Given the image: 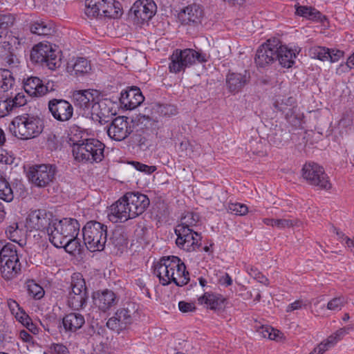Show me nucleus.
Listing matches in <instances>:
<instances>
[{"label": "nucleus", "mask_w": 354, "mask_h": 354, "mask_svg": "<svg viewBox=\"0 0 354 354\" xmlns=\"http://www.w3.org/2000/svg\"><path fill=\"white\" fill-rule=\"evenodd\" d=\"M250 76L247 71L243 73H229L226 77L227 87L230 92H239L245 85H246Z\"/></svg>", "instance_id": "25"}, {"label": "nucleus", "mask_w": 354, "mask_h": 354, "mask_svg": "<svg viewBox=\"0 0 354 354\" xmlns=\"http://www.w3.org/2000/svg\"><path fill=\"white\" fill-rule=\"evenodd\" d=\"M48 108L53 117L57 121H68L73 115L72 104L64 99H52L48 102Z\"/></svg>", "instance_id": "17"}, {"label": "nucleus", "mask_w": 354, "mask_h": 354, "mask_svg": "<svg viewBox=\"0 0 354 354\" xmlns=\"http://www.w3.org/2000/svg\"><path fill=\"white\" fill-rule=\"evenodd\" d=\"M49 241L56 248L62 247V243L64 241V236L62 235V229L60 220L54 218L51 223L49 232H47Z\"/></svg>", "instance_id": "30"}, {"label": "nucleus", "mask_w": 354, "mask_h": 354, "mask_svg": "<svg viewBox=\"0 0 354 354\" xmlns=\"http://www.w3.org/2000/svg\"><path fill=\"white\" fill-rule=\"evenodd\" d=\"M277 48L276 55L277 56V60L279 61V64L283 68H291L295 63V59L298 53H295L287 46L283 45L279 40Z\"/></svg>", "instance_id": "28"}, {"label": "nucleus", "mask_w": 354, "mask_h": 354, "mask_svg": "<svg viewBox=\"0 0 354 354\" xmlns=\"http://www.w3.org/2000/svg\"><path fill=\"white\" fill-rule=\"evenodd\" d=\"M209 55L201 50H195L192 48L183 50L176 49L169 57V70L171 73H178L184 71L196 62L205 63L209 59Z\"/></svg>", "instance_id": "5"}, {"label": "nucleus", "mask_w": 354, "mask_h": 354, "mask_svg": "<svg viewBox=\"0 0 354 354\" xmlns=\"http://www.w3.org/2000/svg\"><path fill=\"white\" fill-rule=\"evenodd\" d=\"M148 196L138 192H127L109 208V218L113 222L124 223L142 214L149 207Z\"/></svg>", "instance_id": "1"}, {"label": "nucleus", "mask_w": 354, "mask_h": 354, "mask_svg": "<svg viewBox=\"0 0 354 354\" xmlns=\"http://www.w3.org/2000/svg\"><path fill=\"white\" fill-rule=\"evenodd\" d=\"M283 131L281 129L277 130L274 134L270 136V141L273 142V144L279 146L283 145V142L284 141L282 138Z\"/></svg>", "instance_id": "63"}, {"label": "nucleus", "mask_w": 354, "mask_h": 354, "mask_svg": "<svg viewBox=\"0 0 354 354\" xmlns=\"http://www.w3.org/2000/svg\"><path fill=\"white\" fill-rule=\"evenodd\" d=\"M261 333L263 337H267L272 340H277L280 335V333L278 330H275L271 327H263Z\"/></svg>", "instance_id": "53"}, {"label": "nucleus", "mask_w": 354, "mask_h": 354, "mask_svg": "<svg viewBox=\"0 0 354 354\" xmlns=\"http://www.w3.org/2000/svg\"><path fill=\"white\" fill-rule=\"evenodd\" d=\"M113 106V104L110 100L97 98L86 116H90L93 121L101 124L107 123L115 113Z\"/></svg>", "instance_id": "16"}, {"label": "nucleus", "mask_w": 354, "mask_h": 354, "mask_svg": "<svg viewBox=\"0 0 354 354\" xmlns=\"http://www.w3.org/2000/svg\"><path fill=\"white\" fill-rule=\"evenodd\" d=\"M12 257H19L17 246L13 243H8L0 252V263L11 260Z\"/></svg>", "instance_id": "41"}, {"label": "nucleus", "mask_w": 354, "mask_h": 354, "mask_svg": "<svg viewBox=\"0 0 354 354\" xmlns=\"http://www.w3.org/2000/svg\"><path fill=\"white\" fill-rule=\"evenodd\" d=\"M294 7L295 8V15L308 20L323 22L326 19L324 15L312 6H301L299 3H297Z\"/></svg>", "instance_id": "29"}, {"label": "nucleus", "mask_w": 354, "mask_h": 354, "mask_svg": "<svg viewBox=\"0 0 354 354\" xmlns=\"http://www.w3.org/2000/svg\"><path fill=\"white\" fill-rule=\"evenodd\" d=\"M203 17V10L197 4L189 5L178 14V18L184 25L197 26L201 23Z\"/></svg>", "instance_id": "23"}, {"label": "nucleus", "mask_w": 354, "mask_h": 354, "mask_svg": "<svg viewBox=\"0 0 354 354\" xmlns=\"http://www.w3.org/2000/svg\"><path fill=\"white\" fill-rule=\"evenodd\" d=\"M174 231L177 236L176 243L178 248L191 252L201 246V235L192 228L176 226Z\"/></svg>", "instance_id": "13"}, {"label": "nucleus", "mask_w": 354, "mask_h": 354, "mask_svg": "<svg viewBox=\"0 0 354 354\" xmlns=\"http://www.w3.org/2000/svg\"><path fill=\"white\" fill-rule=\"evenodd\" d=\"M159 113L164 116H171L177 113V109L171 104H163L159 106Z\"/></svg>", "instance_id": "55"}, {"label": "nucleus", "mask_w": 354, "mask_h": 354, "mask_svg": "<svg viewBox=\"0 0 354 354\" xmlns=\"http://www.w3.org/2000/svg\"><path fill=\"white\" fill-rule=\"evenodd\" d=\"M12 109L15 108L20 107L26 104V99L25 95L22 93H17L13 99L9 98Z\"/></svg>", "instance_id": "56"}, {"label": "nucleus", "mask_w": 354, "mask_h": 354, "mask_svg": "<svg viewBox=\"0 0 354 354\" xmlns=\"http://www.w3.org/2000/svg\"><path fill=\"white\" fill-rule=\"evenodd\" d=\"M24 88L29 95L33 97L42 96L49 91L48 86H44L37 77H28L24 82Z\"/></svg>", "instance_id": "27"}, {"label": "nucleus", "mask_w": 354, "mask_h": 354, "mask_svg": "<svg viewBox=\"0 0 354 354\" xmlns=\"http://www.w3.org/2000/svg\"><path fill=\"white\" fill-rule=\"evenodd\" d=\"M344 55V51L337 49H330L328 55V61L332 63L338 62Z\"/></svg>", "instance_id": "60"}, {"label": "nucleus", "mask_w": 354, "mask_h": 354, "mask_svg": "<svg viewBox=\"0 0 354 354\" xmlns=\"http://www.w3.org/2000/svg\"><path fill=\"white\" fill-rule=\"evenodd\" d=\"M104 144L100 140L88 138L74 142L72 151L76 161L92 164L104 159Z\"/></svg>", "instance_id": "3"}, {"label": "nucleus", "mask_w": 354, "mask_h": 354, "mask_svg": "<svg viewBox=\"0 0 354 354\" xmlns=\"http://www.w3.org/2000/svg\"><path fill=\"white\" fill-rule=\"evenodd\" d=\"M227 209L230 213L239 216H243L248 212L245 205L238 203L229 204Z\"/></svg>", "instance_id": "48"}, {"label": "nucleus", "mask_w": 354, "mask_h": 354, "mask_svg": "<svg viewBox=\"0 0 354 354\" xmlns=\"http://www.w3.org/2000/svg\"><path fill=\"white\" fill-rule=\"evenodd\" d=\"M55 217L52 213L45 209L31 211L27 218L26 226L30 230H37L47 234Z\"/></svg>", "instance_id": "14"}, {"label": "nucleus", "mask_w": 354, "mask_h": 354, "mask_svg": "<svg viewBox=\"0 0 354 354\" xmlns=\"http://www.w3.org/2000/svg\"><path fill=\"white\" fill-rule=\"evenodd\" d=\"M153 274L162 286L174 282L178 286L186 285L189 281L185 265L175 256L164 257L154 266Z\"/></svg>", "instance_id": "2"}, {"label": "nucleus", "mask_w": 354, "mask_h": 354, "mask_svg": "<svg viewBox=\"0 0 354 354\" xmlns=\"http://www.w3.org/2000/svg\"><path fill=\"white\" fill-rule=\"evenodd\" d=\"M85 14L88 17L116 19L122 15V10L120 3L115 0H86Z\"/></svg>", "instance_id": "10"}, {"label": "nucleus", "mask_w": 354, "mask_h": 354, "mask_svg": "<svg viewBox=\"0 0 354 354\" xmlns=\"http://www.w3.org/2000/svg\"><path fill=\"white\" fill-rule=\"evenodd\" d=\"M62 229V235L64 236V241L66 239H68L70 237H76L77 236L80 225L79 222L75 218H64L60 220Z\"/></svg>", "instance_id": "31"}, {"label": "nucleus", "mask_w": 354, "mask_h": 354, "mask_svg": "<svg viewBox=\"0 0 354 354\" xmlns=\"http://www.w3.org/2000/svg\"><path fill=\"white\" fill-rule=\"evenodd\" d=\"M131 165L135 167L138 171L144 172L147 174H151L153 171H156V167L155 166H149L139 162L133 161Z\"/></svg>", "instance_id": "57"}, {"label": "nucleus", "mask_w": 354, "mask_h": 354, "mask_svg": "<svg viewBox=\"0 0 354 354\" xmlns=\"http://www.w3.org/2000/svg\"><path fill=\"white\" fill-rule=\"evenodd\" d=\"M15 80L12 73L8 69L0 68V91L6 92L12 88Z\"/></svg>", "instance_id": "38"}, {"label": "nucleus", "mask_w": 354, "mask_h": 354, "mask_svg": "<svg viewBox=\"0 0 354 354\" xmlns=\"http://www.w3.org/2000/svg\"><path fill=\"white\" fill-rule=\"evenodd\" d=\"M100 97V93L96 90L75 91L73 94V100L76 107L80 109L82 114L87 115L91 106Z\"/></svg>", "instance_id": "20"}, {"label": "nucleus", "mask_w": 354, "mask_h": 354, "mask_svg": "<svg viewBox=\"0 0 354 354\" xmlns=\"http://www.w3.org/2000/svg\"><path fill=\"white\" fill-rule=\"evenodd\" d=\"M348 328H342L337 330L333 335H330L328 339L333 342L330 343V346L335 344L338 340L341 339L346 333H348Z\"/></svg>", "instance_id": "61"}, {"label": "nucleus", "mask_w": 354, "mask_h": 354, "mask_svg": "<svg viewBox=\"0 0 354 354\" xmlns=\"http://www.w3.org/2000/svg\"><path fill=\"white\" fill-rule=\"evenodd\" d=\"M302 176L313 186L325 189L330 188V183L324 168L317 163H306L302 168Z\"/></svg>", "instance_id": "12"}, {"label": "nucleus", "mask_w": 354, "mask_h": 354, "mask_svg": "<svg viewBox=\"0 0 354 354\" xmlns=\"http://www.w3.org/2000/svg\"><path fill=\"white\" fill-rule=\"evenodd\" d=\"M21 270V265L19 257H12L10 261L0 263V273L6 281L16 278Z\"/></svg>", "instance_id": "24"}, {"label": "nucleus", "mask_w": 354, "mask_h": 354, "mask_svg": "<svg viewBox=\"0 0 354 354\" xmlns=\"http://www.w3.org/2000/svg\"><path fill=\"white\" fill-rule=\"evenodd\" d=\"M179 310L183 313L193 312L196 310V307L193 303H188L181 301L178 303Z\"/></svg>", "instance_id": "62"}, {"label": "nucleus", "mask_w": 354, "mask_h": 354, "mask_svg": "<svg viewBox=\"0 0 354 354\" xmlns=\"http://www.w3.org/2000/svg\"><path fill=\"white\" fill-rule=\"evenodd\" d=\"M144 100L145 97L137 86L128 87L120 93V103L126 109L133 110L140 106Z\"/></svg>", "instance_id": "22"}, {"label": "nucleus", "mask_w": 354, "mask_h": 354, "mask_svg": "<svg viewBox=\"0 0 354 354\" xmlns=\"http://www.w3.org/2000/svg\"><path fill=\"white\" fill-rule=\"evenodd\" d=\"M278 44L279 39L273 38L268 39L258 48L254 57V62L258 67L265 68L277 61Z\"/></svg>", "instance_id": "15"}, {"label": "nucleus", "mask_w": 354, "mask_h": 354, "mask_svg": "<svg viewBox=\"0 0 354 354\" xmlns=\"http://www.w3.org/2000/svg\"><path fill=\"white\" fill-rule=\"evenodd\" d=\"M71 288L68 295H88L85 280L80 273H74L71 276Z\"/></svg>", "instance_id": "35"}, {"label": "nucleus", "mask_w": 354, "mask_h": 354, "mask_svg": "<svg viewBox=\"0 0 354 354\" xmlns=\"http://www.w3.org/2000/svg\"><path fill=\"white\" fill-rule=\"evenodd\" d=\"M247 271L251 277L257 279L259 283L268 286L269 281L268 278L263 275L257 269L250 267L248 268Z\"/></svg>", "instance_id": "50"}, {"label": "nucleus", "mask_w": 354, "mask_h": 354, "mask_svg": "<svg viewBox=\"0 0 354 354\" xmlns=\"http://www.w3.org/2000/svg\"><path fill=\"white\" fill-rule=\"evenodd\" d=\"M14 198V191L6 179L0 176V198L10 202Z\"/></svg>", "instance_id": "40"}, {"label": "nucleus", "mask_w": 354, "mask_h": 354, "mask_svg": "<svg viewBox=\"0 0 354 354\" xmlns=\"http://www.w3.org/2000/svg\"><path fill=\"white\" fill-rule=\"evenodd\" d=\"M138 306L131 301L126 302L117 310L113 316L110 317L106 326L119 333L127 329L131 324L137 320L138 317Z\"/></svg>", "instance_id": "9"}, {"label": "nucleus", "mask_w": 354, "mask_h": 354, "mask_svg": "<svg viewBox=\"0 0 354 354\" xmlns=\"http://www.w3.org/2000/svg\"><path fill=\"white\" fill-rule=\"evenodd\" d=\"M93 300L94 305L100 311L106 313L118 304L120 297L113 290L104 289L94 292Z\"/></svg>", "instance_id": "19"}, {"label": "nucleus", "mask_w": 354, "mask_h": 354, "mask_svg": "<svg viewBox=\"0 0 354 354\" xmlns=\"http://www.w3.org/2000/svg\"><path fill=\"white\" fill-rule=\"evenodd\" d=\"M87 299L88 295H68V305L74 310H80L86 306Z\"/></svg>", "instance_id": "39"}, {"label": "nucleus", "mask_w": 354, "mask_h": 354, "mask_svg": "<svg viewBox=\"0 0 354 354\" xmlns=\"http://www.w3.org/2000/svg\"><path fill=\"white\" fill-rule=\"evenodd\" d=\"M15 157L11 152L0 147V163L6 165H12L14 162Z\"/></svg>", "instance_id": "54"}, {"label": "nucleus", "mask_w": 354, "mask_h": 354, "mask_svg": "<svg viewBox=\"0 0 354 354\" xmlns=\"http://www.w3.org/2000/svg\"><path fill=\"white\" fill-rule=\"evenodd\" d=\"M15 21V16L9 12H0V28H10Z\"/></svg>", "instance_id": "47"}, {"label": "nucleus", "mask_w": 354, "mask_h": 354, "mask_svg": "<svg viewBox=\"0 0 354 354\" xmlns=\"http://www.w3.org/2000/svg\"><path fill=\"white\" fill-rule=\"evenodd\" d=\"M91 66L88 61L84 57H78L73 64H68L67 71L74 73V75L78 76L88 73Z\"/></svg>", "instance_id": "36"}, {"label": "nucleus", "mask_w": 354, "mask_h": 354, "mask_svg": "<svg viewBox=\"0 0 354 354\" xmlns=\"http://www.w3.org/2000/svg\"><path fill=\"white\" fill-rule=\"evenodd\" d=\"M19 322L32 333L36 334L38 333V328L32 323V319L27 314L24 317H20Z\"/></svg>", "instance_id": "51"}, {"label": "nucleus", "mask_w": 354, "mask_h": 354, "mask_svg": "<svg viewBox=\"0 0 354 354\" xmlns=\"http://www.w3.org/2000/svg\"><path fill=\"white\" fill-rule=\"evenodd\" d=\"M28 294L35 299H39L44 295L43 288L35 283L33 280L29 281L27 283Z\"/></svg>", "instance_id": "43"}, {"label": "nucleus", "mask_w": 354, "mask_h": 354, "mask_svg": "<svg viewBox=\"0 0 354 354\" xmlns=\"http://www.w3.org/2000/svg\"><path fill=\"white\" fill-rule=\"evenodd\" d=\"M30 30L37 35H51L55 30L51 23L43 20H37L30 24Z\"/></svg>", "instance_id": "34"}, {"label": "nucleus", "mask_w": 354, "mask_h": 354, "mask_svg": "<svg viewBox=\"0 0 354 354\" xmlns=\"http://www.w3.org/2000/svg\"><path fill=\"white\" fill-rule=\"evenodd\" d=\"M60 53L56 45L50 42H40L32 48L30 59L53 71L61 66Z\"/></svg>", "instance_id": "7"}, {"label": "nucleus", "mask_w": 354, "mask_h": 354, "mask_svg": "<svg viewBox=\"0 0 354 354\" xmlns=\"http://www.w3.org/2000/svg\"><path fill=\"white\" fill-rule=\"evenodd\" d=\"M66 252L73 254L75 252L80 253L82 250V245L80 240L76 237H70L62 243V247Z\"/></svg>", "instance_id": "42"}, {"label": "nucleus", "mask_w": 354, "mask_h": 354, "mask_svg": "<svg viewBox=\"0 0 354 354\" xmlns=\"http://www.w3.org/2000/svg\"><path fill=\"white\" fill-rule=\"evenodd\" d=\"M12 111L9 98L0 100V118L8 115Z\"/></svg>", "instance_id": "58"}, {"label": "nucleus", "mask_w": 354, "mask_h": 354, "mask_svg": "<svg viewBox=\"0 0 354 354\" xmlns=\"http://www.w3.org/2000/svg\"><path fill=\"white\" fill-rule=\"evenodd\" d=\"M198 216L193 213L188 212L185 216L181 218L180 223L177 226H185L191 228L196 224Z\"/></svg>", "instance_id": "49"}, {"label": "nucleus", "mask_w": 354, "mask_h": 354, "mask_svg": "<svg viewBox=\"0 0 354 354\" xmlns=\"http://www.w3.org/2000/svg\"><path fill=\"white\" fill-rule=\"evenodd\" d=\"M298 223L299 222L297 221H293L290 219H275L274 227L279 229H285L286 227H290L295 225H298Z\"/></svg>", "instance_id": "52"}, {"label": "nucleus", "mask_w": 354, "mask_h": 354, "mask_svg": "<svg viewBox=\"0 0 354 354\" xmlns=\"http://www.w3.org/2000/svg\"><path fill=\"white\" fill-rule=\"evenodd\" d=\"M6 304L10 313L15 316L17 321L19 320L20 317H24L26 314L15 300L8 299H7Z\"/></svg>", "instance_id": "45"}, {"label": "nucleus", "mask_w": 354, "mask_h": 354, "mask_svg": "<svg viewBox=\"0 0 354 354\" xmlns=\"http://www.w3.org/2000/svg\"><path fill=\"white\" fill-rule=\"evenodd\" d=\"M8 28H0V44L5 50L12 53V51L17 49L21 45V39L12 35H7L6 30Z\"/></svg>", "instance_id": "33"}, {"label": "nucleus", "mask_w": 354, "mask_h": 354, "mask_svg": "<svg viewBox=\"0 0 354 354\" xmlns=\"http://www.w3.org/2000/svg\"><path fill=\"white\" fill-rule=\"evenodd\" d=\"M9 129L15 136L22 140L35 138L43 130L40 118L29 114L15 117L11 122Z\"/></svg>", "instance_id": "6"}, {"label": "nucleus", "mask_w": 354, "mask_h": 354, "mask_svg": "<svg viewBox=\"0 0 354 354\" xmlns=\"http://www.w3.org/2000/svg\"><path fill=\"white\" fill-rule=\"evenodd\" d=\"M156 5L152 0L136 1L130 9V15L142 22L151 19L156 12Z\"/></svg>", "instance_id": "21"}, {"label": "nucleus", "mask_w": 354, "mask_h": 354, "mask_svg": "<svg viewBox=\"0 0 354 354\" xmlns=\"http://www.w3.org/2000/svg\"><path fill=\"white\" fill-rule=\"evenodd\" d=\"M7 237L12 242L17 243L20 247L24 244V230L19 227L17 223H13L6 230Z\"/></svg>", "instance_id": "37"}, {"label": "nucleus", "mask_w": 354, "mask_h": 354, "mask_svg": "<svg viewBox=\"0 0 354 354\" xmlns=\"http://www.w3.org/2000/svg\"><path fill=\"white\" fill-rule=\"evenodd\" d=\"M84 245L91 252L102 251L107 241V226L95 221L86 223L82 229Z\"/></svg>", "instance_id": "8"}, {"label": "nucleus", "mask_w": 354, "mask_h": 354, "mask_svg": "<svg viewBox=\"0 0 354 354\" xmlns=\"http://www.w3.org/2000/svg\"><path fill=\"white\" fill-rule=\"evenodd\" d=\"M347 303V299L344 296L333 298L327 304V309L333 311H339Z\"/></svg>", "instance_id": "46"}, {"label": "nucleus", "mask_w": 354, "mask_h": 354, "mask_svg": "<svg viewBox=\"0 0 354 354\" xmlns=\"http://www.w3.org/2000/svg\"><path fill=\"white\" fill-rule=\"evenodd\" d=\"M133 132L127 117L119 116L115 118L107 129L110 138L115 141H122Z\"/></svg>", "instance_id": "18"}, {"label": "nucleus", "mask_w": 354, "mask_h": 354, "mask_svg": "<svg viewBox=\"0 0 354 354\" xmlns=\"http://www.w3.org/2000/svg\"><path fill=\"white\" fill-rule=\"evenodd\" d=\"M52 346L56 354H70L68 348L62 344H54Z\"/></svg>", "instance_id": "64"}, {"label": "nucleus", "mask_w": 354, "mask_h": 354, "mask_svg": "<svg viewBox=\"0 0 354 354\" xmlns=\"http://www.w3.org/2000/svg\"><path fill=\"white\" fill-rule=\"evenodd\" d=\"M56 167L50 164L37 165L30 168L27 177L35 187L43 188L48 186L55 179Z\"/></svg>", "instance_id": "11"}, {"label": "nucleus", "mask_w": 354, "mask_h": 354, "mask_svg": "<svg viewBox=\"0 0 354 354\" xmlns=\"http://www.w3.org/2000/svg\"><path fill=\"white\" fill-rule=\"evenodd\" d=\"M225 300L223 296L211 292H205L198 299L199 304H205L207 308L212 310L221 308Z\"/></svg>", "instance_id": "32"}, {"label": "nucleus", "mask_w": 354, "mask_h": 354, "mask_svg": "<svg viewBox=\"0 0 354 354\" xmlns=\"http://www.w3.org/2000/svg\"><path fill=\"white\" fill-rule=\"evenodd\" d=\"M329 48L322 46H314L310 49V53L312 57L318 59L321 61H328Z\"/></svg>", "instance_id": "44"}, {"label": "nucleus", "mask_w": 354, "mask_h": 354, "mask_svg": "<svg viewBox=\"0 0 354 354\" xmlns=\"http://www.w3.org/2000/svg\"><path fill=\"white\" fill-rule=\"evenodd\" d=\"M85 323L84 317L78 313H71L66 315L62 319V325L66 333H75L80 329Z\"/></svg>", "instance_id": "26"}, {"label": "nucleus", "mask_w": 354, "mask_h": 354, "mask_svg": "<svg viewBox=\"0 0 354 354\" xmlns=\"http://www.w3.org/2000/svg\"><path fill=\"white\" fill-rule=\"evenodd\" d=\"M330 343H333V342L330 339H328L326 343H320L309 354H323L330 346Z\"/></svg>", "instance_id": "59"}, {"label": "nucleus", "mask_w": 354, "mask_h": 354, "mask_svg": "<svg viewBox=\"0 0 354 354\" xmlns=\"http://www.w3.org/2000/svg\"><path fill=\"white\" fill-rule=\"evenodd\" d=\"M209 55L201 50H195L192 48L183 50L176 49L169 57V70L171 73H178L184 71L196 62L205 63L209 59Z\"/></svg>", "instance_id": "4"}]
</instances>
